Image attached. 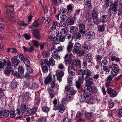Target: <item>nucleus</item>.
I'll use <instances>...</instances> for the list:
<instances>
[{"instance_id":"4","label":"nucleus","mask_w":122,"mask_h":122,"mask_svg":"<svg viewBox=\"0 0 122 122\" xmlns=\"http://www.w3.org/2000/svg\"><path fill=\"white\" fill-rule=\"evenodd\" d=\"M84 79V77L83 76H79L78 81H76V86L77 88L79 89L81 87V85L83 83Z\"/></svg>"},{"instance_id":"37","label":"nucleus","mask_w":122,"mask_h":122,"mask_svg":"<svg viewBox=\"0 0 122 122\" xmlns=\"http://www.w3.org/2000/svg\"><path fill=\"white\" fill-rule=\"evenodd\" d=\"M90 85H85L84 87V89H85L86 90V91H88L89 92L92 91V86H90Z\"/></svg>"},{"instance_id":"25","label":"nucleus","mask_w":122,"mask_h":122,"mask_svg":"<svg viewBox=\"0 0 122 122\" xmlns=\"http://www.w3.org/2000/svg\"><path fill=\"white\" fill-rule=\"evenodd\" d=\"M20 108L22 113H24L26 111L28 107L26 105L23 104L21 105Z\"/></svg>"},{"instance_id":"58","label":"nucleus","mask_w":122,"mask_h":122,"mask_svg":"<svg viewBox=\"0 0 122 122\" xmlns=\"http://www.w3.org/2000/svg\"><path fill=\"white\" fill-rule=\"evenodd\" d=\"M39 122H45L46 121V118L43 117L40 118L38 120Z\"/></svg>"},{"instance_id":"10","label":"nucleus","mask_w":122,"mask_h":122,"mask_svg":"<svg viewBox=\"0 0 122 122\" xmlns=\"http://www.w3.org/2000/svg\"><path fill=\"white\" fill-rule=\"evenodd\" d=\"M84 79L86 82V85H92L94 83L93 79L90 77H85Z\"/></svg>"},{"instance_id":"34","label":"nucleus","mask_w":122,"mask_h":122,"mask_svg":"<svg viewBox=\"0 0 122 122\" xmlns=\"http://www.w3.org/2000/svg\"><path fill=\"white\" fill-rule=\"evenodd\" d=\"M72 99L71 95L70 94L66 95L65 98H63L62 101L64 102L65 101H69Z\"/></svg>"},{"instance_id":"23","label":"nucleus","mask_w":122,"mask_h":122,"mask_svg":"<svg viewBox=\"0 0 122 122\" xmlns=\"http://www.w3.org/2000/svg\"><path fill=\"white\" fill-rule=\"evenodd\" d=\"M73 47V44L72 41L69 42L67 44V49L68 52H71Z\"/></svg>"},{"instance_id":"6","label":"nucleus","mask_w":122,"mask_h":122,"mask_svg":"<svg viewBox=\"0 0 122 122\" xmlns=\"http://www.w3.org/2000/svg\"><path fill=\"white\" fill-rule=\"evenodd\" d=\"M10 62V61L7 58H5L4 59H3L2 61H0V70L4 69L6 65L7 66L8 63Z\"/></svg>"},{"instance_id":"42","label":"nucleus","mask_w":122,"mask_h":122,"mask_svg":"<svg viewBox=\"0 0 122 122\" xmlns=\"http://www.w3.org/2000/svg\"><path fill=\"white\" fill-rule=\"evenodd\" d=\"M16 68L18 70L19 73L20 74H22L24 72V70L23 67L22 66H20L19 65L18 66V68Z\"/></svg>"},{"instance_id":"26","label":"nucleus","mask_w":122,"mask_h":122,"mask_svg":"<svg viewBox=\"0 0 122 122\" xmlns=\"http://www.w3.org/2000/svg\"><path fill=\"white\" fill-rule=\"evenodd\" d=\"M52 76L51 75H49L45 79V83L46 85H47L52 80Z\"/></svg>"},{"instance_id":"30","label":"nucleus","mask_w":122,"mask_h":122,"mask_svg":"<svg viewBox=\"0 0 122 122\" xmlns=\"http://www.w3.org/2000/svg\"><path fill=\"white\" fill-rule=\"evenodd\" d=\"M78 28L76 26L71 27L70 29L71 32L74 34L77 32L78 31Z\"/></svg>"},{"instance_id":"16","label":"nucleus","mask_w":122,"mask_h":122,"mask_svg":"<svg viewBox=\"0 0 122 122\" xmlns=\"http://www.w3.org/2000/svg\"><path fill=\"white\" fill-rule=\"evenodd\" d=\"M33 31L32 32V34L34 35L36 39H39L40 38V35L38 30L35 29L32 30Z\"/></svg>"},{"instance_id":"50","label":"nucleus","mask_w":122,"mask_h":122,"mask_svg":"<svg viewBox=\"0 0 122 122\" xmlns=\"http://www.w3.org/2000/svg\"><path fill=\"white\" fill-rule=\"evenodd\" d=\"M38 20H36L32 24V26L35 27L38 26L39 25L38 23Z\"/></svg>"},{"instance_id":"52","label":"nucleus","mask_w":122,"mask_h":122,"mask_svg":"<svg viewBox=\"0 0 122 122\" xmlns=\"http://www.w3.org/2000/svg\"><path fill=\"white\" fill-rule=\"evenodd\" d=\"M104 26L103 25H100L98 28V30L100 32H102L104 30Z\"/></svg>"},{"instance_id":"29","label":"nucleus","mask_w":122,"mask_h":122,"mask_svg":"<svg viewBox=\"0 0 122 122\" xmlns=\"http://www.w3.org/2000/svg\"><path fill=\"white\" fill-rule=\"evenodd\" d=\"M64 75V73L63 71H60L58 75L57 76V78L59 81H61L62 78Z\"/></svg>"},{"instance_id":"59","label":"nucleus","mask_w":122,"mask_h":122,"mask_svg":"<svg viewBox=\"0 0 122 122\" xmlns=\"http://www.w3.org/2000/svg\"><path fill=\"white\" fill-rule=\"evenodd\" d=\"M23 36L27 40H29L31 37V36L29 34H24L23 35Z\"/></svg>"},{"instance_id":"1","label":"nucleus","mask_w":122,"mask_h":122,"mask_svg":"<svg viewBox=\"0 0 122 122\" xmlns=\"http://www.w3.org/2000/svg\"><path fill=\"white\" fill-rule=\"evenodd\" d=\"M11 66L12 65L10 62L8 63V65L4 71L5 74H9L11 73L14 76H16L20 77V76L19 73H16L15 74L14 73V71L12 67Z\"/></svg>"},{"instance_id":"12","label":"nucleus","mask_w":122,"mask_h":122,"mask_svg":"<svg viewBox=\"0 0 122 122\" xmlns=\"http://www.w3.org/2000/svg\"><path fill=\"white\" fill-rule=\"evenodd\" d=\"M79 32L83 35L86 34L85 25L81 23L79 25Z\"/></svg>"},{"instance_id":"45","label":"nucleus","mask_w":122,"mask_h":122,"mask_svg":"<svg viewBox=\"0 0 122 122\" xmlns=\"http://www.w3.org/2000/svg\"><path fill=\"white\" fill-rule=\"evenodd\" d=\"M42 111L46 113L48 112L50 110V108L47 106H44L42 107Z\"/></svg>"},{"instance_id":"54","label":"nucleus","mask_w":122,"mask_h":122,"mask_svg":"<svg viewBox=\"0 0 122 122\" xmlns=\"http://www.w3.org/2000/svg\"><path fill=\"white\" fill-rule=\"evenodd\" d=\"M82 49L86 51L88 49V45L85 43H84L82 44Z\"/></svg>"},{"instance_id":"47","label":"nucleus","mask_w":122,"mask_h":122,"mask_svg":"<svg viewBox=\"0 0 122 122\" xmlns=\"http://www.w3.org/2000/svg\"><path fill=\"white\" fill-rule=\"evenodd\" d=\"M65 37L68 39H69L71 38V41H72L74 38L73 36H72L71 34H67L66 36H65Z\"/></svg>"},{"instance_id":"8","label":"nucleus","mask_w":122,"mask_h":122,"mask_svg":"<svg viewBox=\"0 0 122 122\" xmlns=\"http://www.w3.org/2000/svg\"><path fill=\"white\" fill-rule=\"evenodd\" d=\"M107 92L109 94L111 97H115L117 95L116 91L113 90L111 88H108L107 89Z\"/></svg>"},{"instance_id":"17","label":"nucleus","mask_w":122,"mask_h":122,"mask_svg":"<svg viewBox=\"0 0 122 122\" xmlns=\"http://www.w3.org/2000/svg\"><path fill=\"white\" fill-rule=\"evenodd\" d=\"M84 73L83 76L85 77H90L92 75V72L88 69H86L84 70Z\"/></svg>"},{"instance_id":"33","label":"nucleus","mask_w":122,"mask_h":122,"mask_svg":"<svg viewBox=\"0 0 122 122\" xmlns=\"http://www.w3.org/2000/svg\"><path fill=\"white\" fill-rule=\"evenodd\" d=\"M78 50L74 53L77 55L79 54L80 56H82L83 54L85 53L86 51L83 49L81 50Z\"/></svg>"},{"instance_id":"14","label":"nucleus","mask_w":122,"mask_h":122,"mask_svg":"<svg viewBox=\"0 0 122 122\" xmlns=\"http://www.w3.org/2000/svg\"><path fill=\"white\" fill-rule=\"evenodd\" d=\"M68 72L69 74L71 76L74 75L75 74V71L74 66H72L68 67Z\"/></svg>"},{"instance_id":"40","label":"nucleus","mask_w":122,"mask_h":122,"mask_svg":"<svg viewBox=\"0 0 122 122\" xmlns=\"http://www.w3.org/2000/svg\"><path fill=\"white\" fill-rule=\"evenodd\" d=\"M9 110H5L3 112V116L5 117H7L9 116Z\"/></svg>"},{"instance_id":"39","label":"nucleus","mask_w":122,"mask_h":122,"mask_svg":"<svg viewBox=\"0 0 122 122\" xmlns=\"http://www.w3.org/2000/svg\"><path fill=\"white\" fill-rule=\"evenodd\" d=\"M51 55H53L57 53H58L57 50L54 47H52L51 48Z\"/></svg>"},{"instance_id":"3","label":"nucleus","mask_w":122,"mask_h":122,"mask_svg":"<svg viewBox=\"0 0 122 122\" xmlns=\"http://www.w3.org/2000/svg\"><path fill=\"white\" fill-rule=\"evenodd\" d=\"M118 5H117L116 1L114 2L110 5V7L109 9V11L113 14L117 13L118 9Z\"/></svg>"},{"instance_id":"56","label":"nucleus","mask_w":122,"mask_h":122,"mask_svg":"<svg viewBox=\"0 0 122 122\" xmlns=\"http://www.w3.org/2000/svg\"><path fill=\"white\" fill-rule=\"evenodd\" d=\"M31 43L34 46L36 47H37L39 45L38 42L36 40H32Z\"/></svg>"},{"instance_id":"28","label":"nucleus","mask_w":122,"mask_h":122,"mask_svg":"<svg viewBox=\"0 0 122 122\" xmlns=\"http://www.w3.org/2000/svg\"><path fill=\"white\" fill-rule=\"evenodd\" d=\"M112 67L113 70L117 72H118L120 70L119 66L116 64L112 65Z\"/></svg>"},{"instance_id":"27","label":"nucleus","mask_w":122,"mask_h":122,"mask_svg":"<svg viewBox=\"0 0 122 122\" xmlns=\"http://www.w3.org/2000/svg\"><path fill=\"white\" fill-rule=\"evenodd\" d=\"M7 12L8 13H11L14 11V8L12 6L7 5L6 7Z\"/></svg>"},{"instance_id":"36","label":"nucleus","mask_w":122,"mask_h":122,"mask_svg":"<svg viewBox=\"0 0 122 122\" xmlns=\"http://www.w3.org/2000/svg\"><path fill=\"white\" fill-rule=\"evenodd\" d=\"M68 30L66 29H62L61 30V35L66 36L67 34Z\"/></svg>"},{"instance_id":"51","label":"nucleus","mask_w":122,"mask_h":122,"mask_svg":"<svg viewBox=\"0 0 122 122\" xmlns=\"http://www.w3.org/2000/svg\"><path fill=\"white\" fill-rule=\"evenodd\" d=\"M9 20L13 23H14L15 21V17L11 15H10L9 18Z\"/></svg>"},{"instance_id":"22","label":"nucleus","mask_w":122,"mask_h":122,"mask_svg":"<svg viewBox=\"0 0 122 122\" xmlns=\"http://www.w3.org/2000/svg\"><path fill=\"white\" fill-rule=\"evenodd\" d=\"M108 17L107 15H102L100 18V21L102 23H104L106 22L107 20Z\"/></svg>"},{"instance_id":"49","label":"nucleus","mask_w":122,"mask_h":122,"mask_svg":"<svg viewBox=\"0 0 122 122\" xmlns=\"http://www.w3.org/2000/svg\"><path fill=\"white\" fill-rule=\"evenodd\" d=\"M113 78L111 75L108 76L107 78V82L108 83H110Z\"/></svg>"},{"instance_id":"44","label":"nucleus","mask_w":122,"mask_h":122,"mask_svg":"<svg viewBox=\"0 0 122 122\" xmlns=\"http://www.w3.org/2000/svg\"><path fill=\"white\" fill-rule=\"evenodd\" d=\"M42 55L44 57L47 58L50 55L48 51H44L42 53Z\"/></svg>"},{"instance_id":"21","label":"nucleus","mask_w":122,"mask_h":122,"mask_svg":"<svg viewBox=\"0 0 122 122\" xmlns=\"http://www.w3.org/2000/svg\"><path fill=\"white\" fill-rule=\"evenodd\" d=\"M72 65L74 67L75 66H78L80 68L81 67L80 61L78 59L75 60L72 63Z\"/></svg>"},{"instance_id":"5","label":"nucleus","mask_w":122,"mask_h":122,"mask_svg":"<svg viewBox=\"0 0 122 122\" xmlns=\"http://www.w3.org/2000/svg\"><path fill=\"white\" fill-rule=\"evenodd\" d=\"M37 110V108L36 107H33L32 109L28 108L25 113L26 116H29L35 113Z\"/></svg>"},{"instance_id":"57","label":"nucleus","mask_w":122,"mask_h":122,"mask_svg":"<svg viewBox=\"0 0 122 122\" xmlns=\"http://www.w3.org/2000/svg\"><path fill=\"white\" fill-rule=\"evenodd\" d=\"M58 54V53H57L51 55V56L54 58L56 59L57 60L60 59V57Z\"/></svg>"},{"instance_id":"61","label":"nucleus","mask_w":122,"mask_h":122,"mask_svg":"<svg viewBox=\"0 0 122 122\" xmlns=\"http://www.w3.org/2000/svg\"><path fill=\"white\" fill-rule=\"evenodd\" d=\"M86 58L87 59H90L92 58V54L89 53L86 55Z\"/></svg>"},{"instance_id":"31","label":"nucleus","mask_w":122,"mask_h":122,"mask_svg":"<svg viewBox=\"0 0 122 122\" xmlns=\"http://www.w3.org/2000/svg\"><path fill=\"white\" fill-rule=\"evenodd\" d=\"M22 61H23L25 65L27 67L30 66V62L29 59L26 58H24V59Z\"/></svg>"},{"instance_id":"62","label":"nucleus","mask_w":122,"mask_h":122,"mask_svg":"<svg viewBox=\"0 0 122 122\" xmlns=\"http://www.w3.org/2000/svg\"><path fill=\"white\" fill-rule=\"evenodd\" d=\"M94 23L96 25H98L100 21L98 17L93 19Z\"/></svg>"},{"instance_id":"24","label":"nucleus","mask_w":122,"mask_h":122,"mask_svg":"<svg viewBox=\"0 0 122 122\" xmlns=\"http://www.w3.org/2000/svg\"><path fill=\"white\" fill-rule=\"evenodd\" d=\"M22 48L25 52L27 51L30 52H31L34 49V47L33 46L29 48L23 46Z\"/></svg>"},{"instance_id":"7","label":"nucleus","mask_w":122,"mask_h":122,"mask_svg":"<svg viewBox=\"0 0 122 122\" xmlns=\"http://www.w3.org/2000/svg\"><path fill=\"white\" fill-rule=\"evenodd\" d=\"M12 61V63L14 65V67L15 68H18L19 64L20 63V61L18 60L17 59V57L14 56L12 57L11 59Z\"/></svg>"},{"instance_id":"11","label":"nucleus","mask_w":122,"mask_h":122,"mask_svg":"<svg viewBox=\"0 0 122 122\" xmlns=\"http://www.w3.org/2000/svg\"><path fill=\"white\" fill-rule=\"evenodd\" d=\"M86 37L87 39H88L90 41L92 40L93 39H94L95 34L92 31H90L88 32Z\"/></svg>"},{"instance_id":"63","label":"nucleus","mask_w":122,"mask_h":122,"mask_svg":"<svg viewBox=\"0 0 122 122\" xmlns=\"http://www.w3.org/2000/svg\"><path fill=\"white\" fill-rule=\"evenodd\" d=\"M59 37V39L60 40V41L61 42H64L65 40V36L62 35H61Z\"/></svg>"},{"instance_id":"18","label":"nucleus","mask_w":122,"mask_h":122,"mask_svg":"<svg viewBox=\"0 0 122 122\" xmlns=\"http://www.w3.org/2000/svg\"><path fill=\"white\" fill-rule=\"evenodd\" d=\"M92 4L90 0H86L84 3V7L87 9L92 8Z\"/></svg>"},{"instance_id":"20","label":"nucleus","mask_w":122,"mask_h":122,"mask_svg":"<svg viewBox=\"0 0 122 122\" xmlns=\"http://www.w3.org/2000/svg\"><path fill=\"white\" fill-rule=\"evenodd\" d=\"M68 12L67 9L64 8H61L60 11V13L62 15H66Z\"/></svg>"},{"instance_id":"38","label":"nucleus","mask_w":122,"mask_h":122,"mask_svg":"<svg viewBox=\"0 0 122 122\" xmlns=\"http://www.w3.org/2000/svg\"><path fill=\"white\" fill-rule=\"evenodd\" d=\"M65 109V107L63 105H61L59 106L58 109L59 112L61 113H62Z\"/></svg>"},{"instance_id":"60","label":"nucleus","mask_w":122,"mask_h":122,"mask_svg":"<svg viewBox=\"0 0 122 122\" xmlns=\"http://www.w3.org/2000/svg\"><path fill=\"white\" fill-rule=\"evenodd\" d=\"M29 97L28 94L26 93L24 94L23 97L24 101H26Z\"/></svg>"},{"instance_id":"55","label":"nucleus","mask_w":122,"mask_h":122,"mask_svg":"<svg viewBox=\"0 0 122 122\" xmlns=\"http://www.w3.org/2000/svg\"><path fill=\"white\" fill-rule=\"evenodd\" d=\"M108 64V61L104 59L102 61L101 63V65L102 66V65L106 66Z\"/></svg>"},{"instance_id":"41","label":"nucleus","mask_w":122,"mask_h":122,"mask_svg":"<svg viewBox=\"0 0 122 122\" xmlns=\"http://www.w3.org/2000/svg\"><path fill=\"white\" fill-rule=\"evenodd\" d=\"M81 34L79 32H76L74 34V38L76 39H79L81 37Z\"/></svg>"},{"instance_id":"64","label":"nucleus","mask_w":122,"mask_h":122,"mask_svg":"<svg viewBox=\"0 0 122 122\" xmlns=\"http://www.w3.org/2000/svg\"><path fill=\"white\" fill-rule=\"evenodd\" d=\"M10 116L12 118H13L15 116V114L14 111H11L10 112Z\"/></svg>"},{"instance_id":"48","label":"nucleus","mask_w":122,"mask_h":122,"mask_svg":"<svg viewBox=\"0 0 122 122\" xmlns=\"http://www.w3.org/2000/svg\"><path fill=\"white\" fill-rule=\"evenodd\" d=\"M17 84L15 81H13L11 83V87L12 89H15L17 87Z\"/></svg>"},{"instance_id":"2","label":"nucleus","mask_w":122,"mask_h":122,"mask_svg":"<svg viewBox=\"0 0 122 122\" xmlns=\"http://www.w3.org/2000/svg\"><path fill=\"white\" fill-rule=\"evenodd\" d=\"M41 66L43 72L46 73L48 71V67L50 68L48 61L47 59H42L40 61Z\"/></svg>"},{"instance_id":"46","label":"nucleus","mask_w":122,"mask_h":122,"mask_svg":"<svg viewBox=\"0 0 122 122\" xmlns=\"http://www.w3.org/2000/svg\"><path fill=\"white\" fill-rule=\"evenodd\" d=\"M80 100L81 102H84L85 101L86 102H87L85 97H84V95H81L79 97Z\"/></svg>"},{"instance_id":"19","label":"nucleus","mask_w":122,"mask_h":122,"mask_svg":"<svg viewBox=\"0 0 122 122\" xmlns=\"http://www.w3.org/2000/svg\"><path fill=\"white\" fill-rule=\"evenodd\" d=\"M83 92H84V96L85 97L87 100H88L90 99L91 98V95L90 93L88 92H87L86 90L85 89L83 90Z\"/></svg>"},{"instance_id":"32","label":"nucleus","mask_w":122,"mask_h":122,"mask_svg":"<svg viewBox=\"0 0 122 122\" xmlns=\"http://www.w3.org/2000/svg\"><path fill=\"white\" fill-rule=\"evenodd\" d=\"M49 66H54L55 62L54 59L52 57L50 58L49 59Z\"/></svg>"},{"instance_id":"9","label":"nucleus","mask_w":122,"mask_h":122,"mask_svg":"<svg viewBox=\"0 0 122 122\" xmlns=\"http://www.w3.org/2000/svg\"><path fill=\"white\" fill-rule=\"evenodd\" d=\"M72 56V54H67L65 56V61L69 64H70L71 63L72 59L71 57Z\"/></svg>"},{"instance_id":"15","label":"nucleus","mask_w":122,"mask_h":122,"mask_svg":"<svg viewBox=\"0 0 122 122\" xmlns=\"http://www.w3.org/2000/svg\"><path fill=\"white\" fill-rule=\"evenodd\" d=\"M71 87L70 86H67L65 87V91H67V92H70V94L71 95H74L75 94L76 92L74 90H71Z\"/></svg>"},{"instance_id":"53","label":"nucleus","mask_w":122,"mask_h":122,"mask_svg":"<svg viewBox=\"0 0 122 122\" xmlns=\"http://www.w3.org/2000/svg\"><path fill=\"white\" fill-rule=\"evenodd\" d=\"M98 15L97 13L94 10L92 14V17L93 19L98 17Z\"/></svg>"},{"instance_id":"43","label":"nucleus","mask_w":122,"mask_h":122,"mask_svg":"<svg viewBox=\"0 0 122 122\" xmlns=\"http://www.w3.org/2000/svg\"><path fill=\"white\" fill-rule=\"evenodd\" d=\"M53 41L54 43L56 44H59L60 42L59 38L56 37H54L53 38Z\"/></svg>"},{"instance_id":"35","label":"nucleus","mask_w":122,"mask_h":122,"mask_svg":"<svg viewBox=\"0 0 122 122\" xmlns=\"http://www.w3.org/2000/svg\"><path fill=\"white\" fill-rule=\"evenodd\" d=\"M60 20H61V22L66 21L67 20V18L66 15H62L60 17Z\"/></svg>"},{"instance_id":"13","label":"nucleus","mask_w":122,"mask_h":122,"mask_svg":"<svg viewBox=\"0 0 122 122\" xmlns=\"http://www.w3.org/2000/svg\"><path fill=\"white\" fill-rule=\"evenodd\" d=\"M74 48L72 50V52L74 53L78 50L80 49L81 47V44L78 42H76L74 45Z\"/></svg>"}]
</instances>
